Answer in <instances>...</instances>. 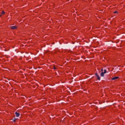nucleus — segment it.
<instances>
[{
    "label": "nucleus",
    "mask_w": 125,
    "mask_h": 125,
    "mask_svg": "<svg viewBox=\"0 0 125 125\" xmlns=\"http://www.w3.org/2000/svg\"><path fill=\"white\" fill-rule=\"evenodd\" d=\"M11 28L12 30H15L16 29H17V27H16V26H11Z\"/></svg>",
    "instance_id": "nucleus-3"
},
{
    "label": "nucleus",
    "mask_w": 125,
    "mask_h": 125,
    "mask_svg": "<svg viewBox=\"0 0 125 125\" xmlns=\"http://www.w3.org/2000/svg\"><path fill=\"white\" fill-rule=\"evenodd\" d=\"M114 13L117 14V13H118V11H115V12H114Z\"/></svg>",
    "instance_id": "nucleus-9"
},
{
    "label": "nucleus",
    "mask_w": 125,
    "mask_h": 125,
    "mask_svg": "<svg viewBox=\"0 0 125 125\" xmlns=\"http://www.w3.org/2000/svg\"><path fill=\"white\" fill-rule=\"evenodd\" d=\"M15 114H16V116L17 117H18L20 116V113H19L17 112H16Z\"/></svg>",
    "instance_id": "nucleus-2"
},
{
    "label": "nucleus",
    "mask_w": 125,
    "mask_h": 125,
    "mask_svg": "<svg viewBox=\"0 0 125 125\" xmlns=\"http://www.w3.org/2000/svg\"><path fill=\"white\" fill-rule=\"evenodd\" d=\"M2 14H4V11L2 12Z\"/></svg>",
    "instance_id": "nucleus-10"
},
{
    "label": "nucleus",
    "mask_w": 125,
    "mask_h": 125,
    "mask_svg": "<svg viewBox=\"0 0 125 125\" xmlns=\"http://www.w3.org/2000/svg\"><path fill=\"white\" fill-rule=\"evenodd\" d=\"M104 74H105L104 72H102L101 73V77H104Z\"/></svg>",
    "instance_id": "nucleus-5"
},
{
    "label": "nucleus",
    "mask_w": 125,
    "mask_h": 125,
    "mask_svg": "<svg viewBox=\"0 0 125 125\" xmlns=\"http://www.w3.org/2000/svg\"><path fill=\"white\" fill-rule=\"evenodd\" d=\"M104 74H106V73H107V70H106V69L104 70Z\"/></svg>",
    "instance_id": "nucleus-6"
},
{
    "label": "nucleus",
    "mask_w": 125,
    "mask_h": 125,
    "mask_svg": "<svg viewBox=\"0 0 125 125\" xmlns=\"http://www.w3.org/2000/svg\"><path fill=\"white\" fill-rule=\"evenodd\" d=\"M14 123H15L16 121V118H14L13 120Z\"/></svg>",
    "instance_id": "nucleus-7"
},
{
    "label": "nucleus",
    "mask_w": 125,
    "mask_h": 125,
    "mask_svg": "<svg viewBox=\"0 0 125 125\" xmlns=\"http://www.w3.org/2000/svg\"><path fill=\"white\" fill-rule=\"evenodd\" d=\"M101 72H103V69H101Z\"/></svg>",
    "instance_id": "nucleus-11"
},
{
    "label": "nucleus",
    "mask_w": 125,
    "mask_h": 125,
    "mask_svg": "<svg viewBox=\"0 0 125 125\" xmlns=\"http://www.w3.org/2000/svg\"><path fill=\"white\" fill-rule=\"evenodd\" d=\"M117 79H119V77H113L112 78V80L114 81L115 80H117Z\"/></svg>",
    "instance_id": "nucleus-4"
},
{
    "label": "nucleus",
    "mask_w": 125,
    "mask_h": 125,
    "mask_svg": "<svg viewBox=\"0 0 125 125\" xmlns=\"http://www.w3.org/2000/svg\"><path fill=\"white\" fill-rule=\"evenodd\" d=\"M96 76L97 77V78L99 81H100V77H99V75L97 73H96Z\"/></svg>",
    "instance_id": "nucleus-1"
},
{
    "label": "nucleus",
    "mask_w": 125,
    "mask_h": 125,
    "mask_svg": "<svg viewBox=\"0 0 125 125\" xmlns=\"http://www.w3.org/2000/svg\"><path fill=\"white\" fill-rule=\"evenodd\" d=\"M53 69H54V70H56V68L55 67V66H53Z\"/></svg>",
    "instance_id": "nucleus-8"
}]
</instances>
